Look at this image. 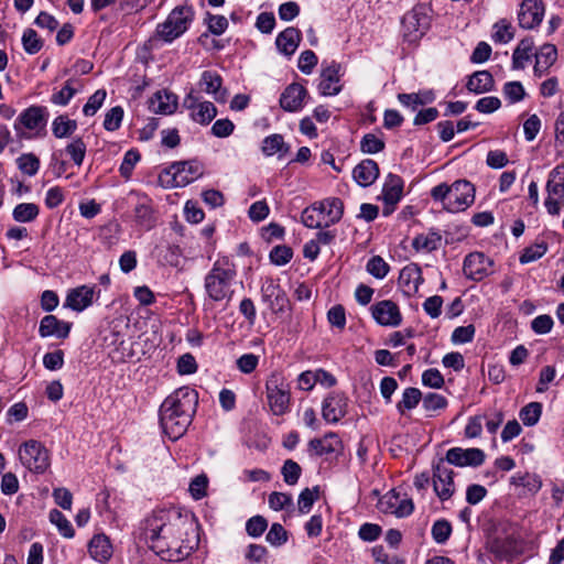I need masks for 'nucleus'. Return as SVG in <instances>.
<instances>
[{"label":"nucleus","mask_w":564,"mask_h":564,"mask_svg":"<svg viewBox=\"0 0 564 564\" xmlns=\"http://www.w3.org/2000/svg\"><path fill=\"white\" fill-rule=\"evenodd\" d=\"M193 522L177 509H161L149 516L143 525V540L163 560L178 562L191 554L197 541L188 539Z\"/></svg>","instance_id":"obj_1"},{"label":"nucleus","mask_w":564,"mask_h":564,"mask_svg":"<svg viewBox=\"0 0 564 564\" xmlns=\"http://www.w3.org/2000/svg\"><path fill=\"white\" fill-rule=\"evenodd\" d=\"M197 403V392L188 387L175 390L163 401L160 406V424L170 440L176 441L185 434Z\"/></svg>","instance_id":"obj_2"},{"label":"nucleus","mask_w":564,"mask_h":564,"mask_svg":"<svg viewBox=\"0 0 564 564\" xmlns=\"http://www.w3.org/2000/svg\"><path fill=\"white\" fill-rule=\"evenodd\" d=\"M475 186L467 180H457L453 184L441 183L431 189V197L442 204L448 213L466 210L475 202Z\"/></svg>","instance_id":"obj_3"},{"label":"nucleus","mask_w":564,"mask_h":564,"mask_svg":"<svg viewBox=\"0 0 564 564\" xmlns=\"http://www.w3.org/2000/svg\"><path fill=\"white\" fill-rule=\"evenodd\" d=\"M236 276V267L228 258L217 259L205 276V290L215 302L231 296V282Z\"/></svg>","instance_id":"obj_4"},{"label":"nucleus","mask_w":564,"mask_h":564,"mask_svg":"<svg viewBox=\"0 0 564 564\" xmlns=\"http://www.w3.org/2000/svg\"><path fill=\"white\" fill-rule=\"evenodd\" d=\"M344 213V204L333 197L313 204L302 213V221L308 228H323L336 224Z\"/></svg>","instance_id":"obj_5"},{"label":"nucleus","mask_w":564,"mask_h":564,"mask_svg":"<svg viewBox=\"0 0 564 564\" xmlns=\"http://www.w3.org/2000/svg\"><path fill=\"white\" fill-rule=\"evenodd\" d=\"M202 175L203 166L199 162H175L160 174L159 181L164 187H184Z\"/></svg>","instance_id":"obj_6"},{"label":"nucleus","mask_w":564,"mask_h":564,"mask_svg":"<svg viewBox=\"0 0 564 564\" xmlns=\"http://www.w3.org/2000/svg\"><path fill=\"white\" fill-rule=\"evenodd\" d=\"M194 19L191 7L182 6L173 9L163 23L156 28V34L164 42L171 43L184 34Z\"/></svg>","instance_id":"obj_7"},{"label":"nucleus","mask_w":564,"mask_h":564,"mask_svg":"<svg viewBox=\"0 0 564 564\" xmlns=\"http://www.w3.org/2000/svg\"><path fill=\"white\" fill-rule=\"evenodd\" d=\"M22 465L30 471L42 474L50 467V455L44 445L31 440L23 443L19 449Z\"/></svg>","instance_id":"obj_8"},{"label":"nucleus","mask_w":564,"mask_h":564,"mask_svg":"<svg viewBox=\"0 0 564 564\" xmlns=\"http://www.w3.org/2000/svg\"><path fill=\"white\" fill-rule=\"evenodd\" d=\"M430 24V9L424 4L416 6L402 19L403 35L409 42H415L425 34Z\"/></svg>","instance_id":"obj_9"},{"label":"nucleus","mask_w":564,"mask_h":564,"mask_svg":"<svg viewBox=\"0 0 564 564\" xmlns=\"http://www.w3.org/2000/svg\"><path fill=\"white\" fill-rule=\"evenodd\" d=\"M492 265L494 261L482 252H473L465 258L463 271L466 278L480 281L492 273Z\"/></svg>","instance_id":"obj_10"},{"label":"nucleus","mask_w":564,"mask_h":564,"mask_svg":"<svg viewBox=\"0 0 564 564\" xmlns=\"http://www.w3.org/2000/svg\"><path fill=\"white\" fill-rule=\"evenodd\" d=\"M48 111L43 106H31L23 110L14 121V130L19 135L23 134V129L35 130L46 123Z\"/></svg>","instance_id":"obj_11"},{"label":"nucleus","mask_w":564,"mask_h":564,"mask_svg":"<svg viewBox=\"0 0 564 564\" xmlns=\"http://www.w3.org/2000/svg\"><path fill=\"white\" fill-rule=\"evenodd\" d=\"M184 106L191 111V118L200 124H208L217 115V109L210 101H200L189 93L184 99Z\"/></svg>","instance_id":"obj_12"},{"label":"nucleus","mask_w":564,"mask_h":564,"mask_svg":"<svg viewBox=\"0 0 564 564\" xmlns=\"http://www.w3.org/2000/svg\"><path fill=\"white\" fill-rule=\"evenodd\" d=\"M373 319L381 326L397 327L402 322L399 306L391 300L380 301L371 306Z\"/></svg>","instance_id":"obj_13"},{"label":"nucleus","mask_w":564,"mask_h":564,"mask_svg":"<svg viewBox=\"0 0 564 564\" xmlns=\"http://www.w3.org/2000/svg\"><path fill=\"white\" fill-rule=\"evenodd\" d=\"M433 487L442 501L448 500L455 492L453 469L444 464H437L433 473Z\"/></svg>","instance_id":"obj_14"},{"label":"nucleus","mask_w":564,"mask_h":564,"mask_svg":"<svg viewBox=\"0 0 564 564\" xmlns=\"http://www.w3.org/2000/svg\"><path fill=\"white\" fill-rule=\"evenodd\" d=\"M485 453L480 448H462L453 447L446 453V460L451 465L464 466H480L485 462Z\"/></svg>","instance_id":"obj_15"},{"label":"nucleus","mask_w":564,"mask_h":564,"mask_svg":"<svg viewBox=\"0 0 564 564\" xmlns=\"http://www.w3.org/2000/svg\"><path fill=\"white\" fill-rule=\"evenodd\" d=\"M544 15V6L541 0H523L518 12L519 25L522 29L538 26Z\"/></svg>","instance_id":"obj_16"},{"label":"nucleus","mask_w":564,"mask_h":564,"mask_svg":"<svg viewBox=\"0 0 564 564\" xmlns=\"http://www.w3.org/2000/svg\"><path fill=\"white\" fill-rule=\"evenodd\" d=\"M99 295L95 286L80 285L68 291L64 306L76 312H82L94 303L95 296Z\"/></svg>","instance_id":"obj_17"},{"label":"nucleus","mask_w":564,"mask_h":564,"mask_svg":"<svg viewBox=\"0 0 564 564\" xmlns=\"http://www.w3.org/2000/svg\"><path fill=\"white\" fill-rule=\"evenodd\" d=\"M403 193V181L395 174H389L383 184L382 199L384 207L382 210L383 216H389L393 213L395 205L402 197Z\"/></svg>","instance_id":"obj_18"},{"label":"nucleus","mask_w":564,"mask_h":564,"mask_svg":"<svg viewBox=\"0 0 564 564\" xmlns=\"http://www.w3.org/2000/svg\"><path fill=\"white\" fill-rule=\"evenodd\" d=\"M347 413V398L341 393H330L323 401L322 415L329 423H336Z\"/></svg>","instance_id":"obj_19"},{"label":"nucleus","mask_w":564,"mask_h":564,"mask_svg":"<svg viewBox=\"0 0 564 564\" xmlns=\"http://www.w3.org/2000/svg\"><path fill=\"white\" fill-rule=\"evenodd\" d=\"M267 405L275 415H282V376L273 373L267 381Z\"/></svg>","instance_id":"obj_20"},{"label":"nucleus","mask_w":564,"mask_h":564,"mask_svg":"<svg viewBox=\"0 0 564 564\" xmlns=\"http://www.w3.org/2000/svg\"><path fill=\"white\" fill-rule=\"evenodd\" d=\"M343 447L341 441L336 433H327L321 438H313L308 443L311 455L324 456L338 453Z\"/></svg>","instance_id":"obj_21"},{"label":"nucleus","mask_w":564,"mask_h":564,"mask_svg":"<svg viewBox=\"0 0 564 564\" xmlns=\"http://www.w3.org/2000/svg\"><path fill=\"white\" fill-rule=\"evenodd\" d=\"M70 327V323L59 321L54 315H45L40 322L39 334L43 338L54 336L64 339L68 337Z\"/></svg>","instance_id":"obj_22"},{"label":"nucleus","mask_w":564,"mask_h":564,"mask_svg":"<svg viewBox=\"0 0 564 564\" xmlns=\"http://www.w3.org/2000/svg\"><path fill=\"white\" fill-rule=\"evenodd\" d=\"M223 79L219 74L212 70L203 72L199 79V88L206 94L213 95L216 101L225 102L227 91L221 88Z\"/></svg>","instance_id":"obj_23"},{"label":"nucleus","mask_w":564,"mask_h":564,"mask_svg":"<svg viewBox=\"0 0 564 564\" xmlns=\"http://www.w3.org/2000/svg\"><path fill=\"white\" fill-rule=\"evenodd\" d=\"M422 282V271L417 264H408L400 271L399 284L404 293L409 295L416 293Z\"/></svg>","instance_id":"obj_24"},{"label":"nucleus","mask_w":564,"mask_h":564,"mask_svg":"<svg viewBox=\"0 0 564 564\" xmlns=\"http://www.w3.org/2000/svg\"><path fill=\"white\" fill-rule=\"evenodd\" d=\"M318 90L324 96H335L341 90L337 64H332L322 70Z\"/></svg>","instance_id":"obj_25"},{"label":"nucleus","mask_w":564,"mask_h":564,"mask_svg":"<svg viewBox=\"0 0 564 564\" xmlns=\"http://www.w3.org/2000/svg\"><path fill=\"white\" fill-rule=\"evenodd\" d=\"M149 108L154 113L171 115L177 108V98L169 91H156L149 101Z\"/></svg>","instance_id":"obj_26"},{"label":"nucleus","mask_w":564,"mask_h":564,"mask_svg":"<svg viewBox=\"0 0 564 564\" xmlns=\"http://www.w3.org/2000/svg\"><path fill=\"white\" fill-rule=\"evenodd\" d=\"M354 180L364 187L371 185L379 176V166L371 160H362L352 171Z\"/></svg>","instance_id":"obj_27"},{"label":"nucleus","mask_w":564,"mask_h":564,"mask_svg":"<svg viewBox=\"0 0 564 564\" xmlns=\"http://www.w3.org/2000/svg\"><path fill=\"white\" fill-rule=\"evenodd\" d=\"M307 96L306 89L301 84H291L284 90V111H299L304 106Z\"/></svg>","instance_id":"obj_28"},{"label":"nucleus","mask_w":564,"mask_h":564,"mask_svg":"<svg viewBox=\"0 0 564 564\" xmlns=\"http://www.w3.org/2000/svg\"><path fill=\"white\" fill-rule=\"evenodd\" d=\"M557 50L553 44H544L535 54L534 74L541 77L555 63Z\"/></svg>","instance_id":"obj_29"},{"label":"nucleus","mask_w":564,"mask_h":564,"mask_svg":"<svg viewBox=\"0 0 564 564\" xmlns=\"http://www.w3.org/2000/svg\"><path fill=\"white\" fill-rule=\"evenodd\" d=\"M89 554L97 562H107L112 555L109 539L104 534L95 535L89 543Z\"/></svg>","instance_id":"obj_30"},{"label":"nucleus","mask_w":564,"mask_h":564,"mask_svg":"<svg viewBox=\"0 0 564 564\" xmlns=\"http://www.w3.org/2000/svg\"><path fill=\"white\" fill-rule=\"evenodd\" d=\"M262 296L273 312L282 311V290L279 281L267 279L262 285Z\"/></svg>","instance_id":"obj_31"},{"label":"nucleus","mask_w":564,"mask_h":564,"mask_svg":"<svg viewBox=\"0 0 564 564\" xmlns=\"http://www.w3.org/2000/svg\"><path fill=\"white\" fill-rule=\"evenodd\" d=\"M494 77L488 70L475 72L468 79L467 89L475 94H484L494 88Z\"/></svg>","instance_id":"obj_32"},{"label":"nucleus","mask_w":564,"mask_h":564,"mask_svg":"<svg viewBox=\"0 0 564 564\" xmlns=\"http://www.w3.org/2000/svg\"><path fill=\"white\" fill-rule=\"evenodd\" d=\"M549 196H557L560 199L564 197V165H556L549 174L546 183Z\"/></svg>","instance_id":"obj_33"},{"label":"nucleus","mask_w":564,"mask_h":564,"mask_svg":"<svg viewBox=\"0 0 564 564\" xmlns=\"http://www.w3.org/2000/svg\"><path fill=\"white\" fill-rule=\"evenodd\" d=\"M135 221L147 229H150L154 225L153 209L150 200L147 197L139 199L134 207Z\"/></svg>","instance_id":"obj_34"},{"label":"nucleus","mask_w":564,"mask_h":564,"mask_svg":"<svg viewBox=\"0 0 564 564\" xmlns=\"http://www.w3.org/2000/svg\"><path fill=\"white\" fill-rule=\"evenodd\" d=\"M77 130V122L65 115L57 116L52 122V133L57 139L70 137Z\"/></svg>","instance_id":"obj_35"},{"label":"nucleus","mask_w":564,"mask_h":564,"mask_svg":"<svg viewBox=\"0 0 564 564\" xmlns=\"http://www.w3.org/2000/svg\"><path fill=\"white\" fill-rule=\"evenodd\" d=\"M533 46L534 44L531 39H523L520 41L512 55L513 68L523 69L525 67V63L531 57Z\"/></svg>","instance_id":"obj_36"},{"label":"nucleus","mask_w":564,"mask_h":564,"mask_svg":"<svg viewBox=\"0 0 564 564\" xmlns=\"http://www.w3.org/2000/svg\"><path fill=\"white\" fill-rule=\"evenodd\" d=\"M511 484L525 488L532 495H535L542 488V479L536 474H516L511 477Z\"/></svg>","instance_id":"obj_37"},{"label":"nucleus","mask_w":564,"mask_h":564,"mask_svg":"<svg viewBox=\"0 0 564 564\" xmlns=\"http://www.w3.org/2000/svg\"><path fill=\"white\" fill-rule=\"evenodd\" d=\"M40 214V207L34 203H20L12 210L17 223H32Z\"/></svg>","instance_id":"obj_38"},{"label":"nucleus","mask_w":564,"mask_h":564,"mask_svg":"<svg viewBox=\"0 0 564 564\" xmlns=\"http://www.w3.org/2000/svg\"><path fill=\"white\" fill-rule=\"evenodd\" d=\"M423 400V394L417 388L409 387L404 389L402 399L397 404L399 413L404 414L405 411L413 410Z\"/></svg>","instance_id":"obj_39"},{"label":"nucleus","mask_w":564,"mask_h":564,"mask_svg":"<svg viewBox=\"0 0 564 564\" xmlns=\"http://www.w3.org/2000/svg\"><path fill=\"white\" fill-rule=\"evenodd\" d=\"M442 237L437 232L419 235L413 239L412 246L417 251L431 252L441 246Z\"/></svg>","instance_id":"obj_40"},{"label":"nucleus","mask_w":564,"mask_h":564,"mask_svg":"<svg viewBox=\"0 0 564 564\" xmlns=\"http://www.w3.org/2000/svg\"><path fill=\"white\" fill-rule=\"evenodd\" d=\"M75 80L68 79L63 88L55 91L51 96V102L56 106H66L70 99L77 94L78 89L74 86Z\"/></svg>","instance_id":"obj_41"},{"label":"nucleus","mask_w":564,"mask_h":564,"mask_svg":"<svg viewBox=\"0 0 564 564\" xmlns=\"http://www.w3.org/2000/svg\"><path fill=\"white\" fill-rule=\"evenodd\" d=\"M86 143L82 138L73 139L65 148V152L76 166H80L86 155Z\"/></svg>","instance_id":"obj_42"},{"label":"nucleus","mask_w":564,"mask_h":564,"mask_svg":"<svg viewBox=\"0 0 564 564\" xmlns=\"http://www.w3.org/2000/svg\"><path fill=\"white\" fill-rule=\"evenodd\" d=\"M542 414V404L539 402H531L523 406L519 413L520 420L527 426L535 425Z\"/></svg>","instance_id":"obj_43"},{"label":"nucleus","mask_w":564,"mask_h":564,"mask_svg":"<svg viewBox=\"0 0 564 564\" xmlns=\"http://www.w3.org/2000/svg\"><path fill=\"white\" fill-rule=\"evenodd\" d=\"M22 45L28 54L34 55L43 47V41L33 29H26L22 35Z\"/></svg>","instance_id":"obj_44"},{"label":"nucleus","mask_w":564,"mask_h":564,"mask_svg":"<svg viewBox=\"0 0 564 564\" xmlns=\"http://www.w3.org/2000/svg\"><path fill=\"white\" fill-rule=\"evenodd\" d=\"M19 170L29 175L33 176L40 169V160L33 153H24L17 159Z\"/></svg>","instance_id":"obj_45"},{"label":"nucleus","mask_w":564,"mask_h":564,"mask_svg":"<svg viewBox=\"0 0 564 564\" xmlns=\"http://www.w3.org/2000/svg\"><path fill=\"white\" fill-rule=\"evenodd\" d=\"M448 404L447 399L436 392H429L423 395L422 406L427 412H437L446 409Z\"/></svg>","instance_id":"obj_46"},{"label":"nucleus","mask_w":564,"mask_h":564,"mask_svg":"<svg viewBox=\"0 0 564 564\" xmlns=\"http://www.w3.org/2000/svg\"><path fill=\"white\" fill-rule=\"evenodd\" d=\"M50 521L57 527L59 533L64 538L70 539L74 536L75 532H74V529H73L70 522L57 509H53L50 512Z\"/></svg>","instance_id":"obj_47"},{"label":"nucleus","mask_w":564,"mask_h":564,"mask_svg":"<svg viewBox=\"0 0 564 564\" xmlns=\"http://www.w3.org/2000/svg\"><path fill=\"white\" fill-rule=\"evenodd\" d=\"M432 538L438 544H444L452 534V525L445 520L441 519L434 522L432 530Z\"/></svg>","instance_id":"obj_48"},{"label":"nucleus","mask_w":564,"mask_h":564,"mask_svg":"<svg viewBox=\"0 0 564 564\" xmlns=\"http://www.w3.org/2000/svg\"><path fill=\"white\" fill-rule=\"evenodd\" d=\"M547 251V245L545 242L534 243L527 247L520 256V262L527 264L533 262L543 257Z\"/></svg>","instance_id":"obj_49"},{"label":"nucleus","mask_w":564,"mask_h":564,"mask_svg":"<svg viewBox=\"0 0 564 564\" xmlns=\"http://www.w3.org/2000/svg\"><path fill=\"white\" fill-rule=\"evenodd\" d=\"M302 33L296 28L284 29V55L293 54L300 45Z\"/></svg>","instance_id":"obj_50"},{"label":"nucleus","mask_w":564,"mask_h":564,"mask_svg":"<svg viewBox=\"0 0 564 564\" xmlns=\"http://www.w3.org/2000/svg\"><path fill=\"white\" fill-rule=\"evenodd\" d=\"M366 268L368 273L376 279H383L390 270L389 264L380 256H373L370 258Z\"/></svg>","instance_id":"obj_51"},{"label":"nucleus","mask_w":564,"mask_h":564,"mask_svg":"<svg viewBox=\"0 0 564 564\" xmlns=\"http://www.w3.org/2000/svg\"><path fill=\"white\" fill-rule=\"evenodd\" d=\"M495 33L492 39L498 43H508L514 37L512 25L506 20H501L494 25Z\"/></svg>","instance_id":"obj_52"},{"label":"nucleus","mask_w":564,"mask_h":564,"mask_svg":"<svg viewBox=\"0 0 564 564\" xmlns=\"http://www.w3.org/2000/svg\"><path fill=\"white\" fill-rule=\"evenodd\" d=\"M107 93L105 89H98L96 90L88 99V101L85 104L83 108V112L87 117L94 116L98 109L102 106L105 99H106Z\"/></svg>","instance_id":"obj_53"},{"label":"nucleus","mask_w":564,"mask_h":564,"mask_svg":"<svg viewBox=\"0 0 564 564\" xmlns=\"http://www.w3.org/2000/svg\"><path fill=\"white\" fill-rule=\"evenodd\" d=\"M502 93L511 104L521 101L525 96L524 88L520 82L506 83Z\"/></svg>","instance_id":"obj_54"},{"label":"nucleus","mask_w":564,"mask_h":564,"mask_svg":"<svg viewBox=\"0 0 564 564\" xmlns=\"http://www.w3.org/2000/svg\"><path fill=\"white\" fill-rule=\"evenodd\" d=\"M123 118V109L120 106L112 107L105 116L104 128L107 131H116L120 128Z\"/></svg>","instance_id":"obj_55"},{"label":"nucleus","mask_w":564,"mask_h":564,"mask_svg":"<svg viewBox=\"0 0 564 564\" xmlns=\"http://www.w3.org/2000/svg\"><path fill=\"white\" fill-rule=\"evenodd\" d=\"M384 142L372 133L364 135L360 142V149L364 153L375 154L383 150Z\"/></svg>","instance_id":"obj_56"},{"label":"nucleus","mask_w":564,"mask_h":564,"mask_svg":"<svg viewBox=\"0 0 564 564\" xmlns=\"http://www.w3.org/2000/svg\"><path fill=\"white\" fill-rule=\"evenodd\" d=\"M139 160L140 154L137 150L127 151L119 169L121 175L126 178H129Z\"/></svg>","instance_id":"obj_57"},{"label":"nucleus","mask_w":564,"mask_h":564,"mask_svg":"<svg viewBox=\"0 0 564 564\" xmlns=\"http://www.w3.org/2000/svg\"><path fill=\"white\" fill-rule=\"evenodd\" d=\"M317 61L316 54L311 50H306L301 53L297 67L303 74L310 75L316 66Z\"/></svg>","instance_id":"obj_58"},{"label":"nucleus","mask_w":564,"mask_h":564,"mask_svg":"<svg viewBox=\"0 0 564 564\" xmlns=\"http://www.w3.org/2000/svg\"><path fill=\"white\" fill-rule=\"evenodd\" d=\"M475 332L474 325L459 326L454 329L451 339L454 344L470 343L474 339Z\"/></svg>","instance_id":"obj_59"},{"label":"nucleus","mask_w":564,"mask_h":564,"mask_svg":"<svg viewBox=\"0 0 564 564\" xmlns=\"http://www.w3.org/2000/svg\"><path fill=\"white\" fill-rule=\"evenodd\" d=\"M208 30L215 35H221L228 28V20L224 15L208 13L206 17Z\"/></svg>","instance_id":"obj_60"},{"label":"nucleus","mask_w":564,"mask_h":564,"mask_svg":"<svg viewBox=\"0 0 564 564\" xmlns=\"http://www.w3.org/2000/svg\"><path fill=\"white\" fill-rule=\"evenodd\" d=\"M268 522L261 516L250 518L246 523V531L250 536H260L267 529Z\"/></svg>","instance_id":"obj_61"},{"label":"nucleus","mask_w":564,"mask_h":564,"mask_svg":"<svg viewBox=\"0 0 564 564\" xmlns=\"http://www.w3.org/2000/svg\"><path fill=\"white\" fill-rule=\"evenodd\" d=\"M302 474L301 466L292 460H284V482L289 485H295Z\"/></svg>","instance_id":"obj_62"},{"label":"nucleus","mask_w":564,"mask_h":564,"mask_svg":"<svg viewBox=\"0 0 564 564\" xmlns=\"http://www.w3.org/2000/svg\"><path fill=\"white\" fill-rule=\"evenodd\" d=\"M208 479L205 475L196 476L189 484V492L196 500L206 496Z\"/></svg>","instance_id":"obj_63"},{"label":"nucleus","mask_w":564,"mask_h":564,"mask_svg":"<svg viewBox=\"0 0 564 564\" xmlns=\"http://www.w3.org/2000/svg\"><path fill=\"white\" fill-rule=\"evenodd\" d=\"M372 556L378 564H405V561L398 555L387 554L382 546L373 547Z\"/></svg>","instance_id":"obj_64"}]
</instances>
